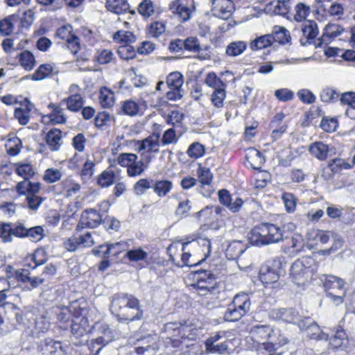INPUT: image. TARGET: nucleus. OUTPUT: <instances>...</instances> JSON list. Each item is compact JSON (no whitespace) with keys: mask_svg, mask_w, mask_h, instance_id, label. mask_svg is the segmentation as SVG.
I'll list each match as a JSON object with an SVG mask.
<instances>
[{"mask_svg":"<svg viewBox=\"0 0 355 355\" xmlns=\"http://www.w3.org/2000/svg\"><path fill=\"white\" fill-rule=\"evenodd\" d=\"M110 311L121 322L128 324L143 318L144 311L140 301L133 295L119 293L111 299Z\"/></svg>","mask_w":355,"mask_h":355,"instance_id":"f257e3e1","label":"nucleus"},{"mask_svg":"<svg viewBox=\"0 0 355 355\" xmlns=\"http://www.w3.org/2000/svg\"><path fill=\"white\" fill-rule=\"evenodd\" d=\"M311 12V6L304 2H298L294 6L293 18L295 21L298 22L304 21L301 28L304 37L300 39V43L302 46L311 44L319 33L318 24L315 21H306Z\"/></svg>","mask_w":355,"mask_h":355,"instance_id":"f03ea898","label":"nucleus"},{"mask_svg":"<svg viewBox=\"0 0 355 355\" xmlns=\"http://www.w3.org/2000/svg\"><path fill=\"white\" fill-rule=\"evenodd\" d=\"M195 282L190 286L200 296L218 293V284L216 275L209 270H198L194 272Z\"/></svg>","mask_w":355,"mask_h":355,"instance_id":"7ed1b4c3","label":"nucleus"},{"mask_svg":"<svg viewBox=\"0 0 355 355\" xmlns=\"http://www.w3.org/2000/svg\"><path fill=\"white\" fill-rule=\"evenodd\" d=\"M194 329L187 324L180 322H168L164 325V331L166 334V338L169 339L168 343H171L174 347H178L184 344L188 346L189 344L184 343L187 340H192L195 334L193 332Z\"/></svg>","mask_w":355,"mask_h":355,"instance_id":"20e7f679","label":"nucleus"},{"mask_svg":"<svg viewBox=\"0 0 355 355\" xmlns=\"http://www.w3.org/2000/svg\"><path fill=\"white\" fill-rule=\"evenodd\" d=\"M313 260L309 257H303L297 259L291 267V276L293 282L300 285L304 283L311 273V267Z\"/></svg>","mask_w":355,"mask_h":355,"instance_id":"39448f33","label":"nucleus"},{"mask_svg":"<svg viewBox=\"0 0 355 355\" xmlns=\"http://www.w3.org/2000/svg\"><path fill=\"white\" fill-rule=\"evenodd\" d=\"M299 328L305 331L307 337L310 339L318 340H327L329 336L322 332L320 327L309 318H303L302 320L299 322Z\"/></svg>","mask_w":355,"mask_h":355,"instance_id":"423d86ee","label":"nucleus"},{"mask_svg":"<svg viewBox=\"0 0 355 355\" xmlns=\"http://www.w3.org/2000/svg\"><path fill=\"white\" fill-rule=\"evenodd\" d=\"M234 10V3L232 0H211V11L218 18L228 19Z\"/></svg>","mask_w":355,"mask_h":355,"instance_id":"0eeeda50","label":"nucleus"},{"mask_svg":"<svg viewBox=\"0 0 355 355\" xmlns=\"http://www.w3.org/2000/svg\"><path fill=\"white\" fill-rule=\"evenodd\" d=\"M271 333H272V328L265 324L254 325L250 331L252 340L257 344L259 348L263 349L264 345H266Z\"/></svg>","mask_w":355,"mask_h":355,"instance_id":"6e6552de","label":"nucleus"},{"mask_svg":"<svg viewBox=\"0 0 355 355\" xmlns=\"http://www.w3.org/2000/svg\"><path fill=\"white\" fill-rule=\"evenodd\" d=\"M159 349L157 338L148 335L138 340L135 351L139 355H155Z\"/></svg>","mask_w":355,"mask_h":355,"instance_id":"1a4fd4ad","label":"nucleus"},{"mask_svg":"<svg viewBox=\"0 0 355 355\" xmlns=\"http://www.w3.org/2000/svg\"><path fill=\"white\" fill-rule=\"evenodd\" d=\"M94 243L90 232L78 236H73L64 242V248L69 252H74L80 248H89Z\"/></svg>","mask_w":355,"mask_h":355,"instance_id":"9d476101","label":"nucleus"},{"mask_svg":"<svg viewBox=\"0 0 355 355\" xmlns=\"http://www.w3.org/2000/svg\"><path fill=\"white\" fill-rule=\"evenodd\" d=\"M102 221V216L94 209H88L83 211L76 229L95 228Z\"/></svg>","mask_w":355,"mask_h":355,"instance_id":"9b49d317","label":"nucleus"},{"mask_svg":"<svg viewBox=\"0 0 355 355\" xmlns=\"http://www.w3.org/2000/svg\"><path fill=\"white\" fill-rule=\"evenodd\" d=\"M287 342V338L281 334L279 329L272 328V333L270 334L266 345H264V349L268 352L267 355H281L282 353L275 354L272 351L278 349L286 345Z\"/></svg>","mask_w":355,"mask_h":355,"instance_id":"f8f14e48","label":"nucleus"},{"mask_svg":"<svg viewBox=\"0 0 355 355\" xmlns=\"http://www.w3.org/2000/svg\"><path fill=\"white\" fill-rule=\"evenodd\" d=\"M220 202L227 207L232 212L236 213L241 208L243 201L239 197H233L226 189H221L218 192Z\"/></svg>","mask_w":355,"mask_h":355,"instance_id":"ddd939ff","label":"nucleus"},{"mask_svg":"<svg viewBox=\"0 0 355 355\" xmlns=\"http://www.w3.org/2000/svg\"><path fill=\"white\" fill-rule=\"evenodd\" d=\"M271 315L277 320H282L286 322L297 324L302 320L303 318L293 309H279L272 311Z\"/></svg>","mask_w":355,"mask_h":355,"instance_id":"4468645a","label":"nucleus"},{"mask_svg":"<svg viewBox=\"0 0 355 355\" xmlns=\"http://www.w3.org/2000/svg\"><path fill=\"white\" fill-rule=\"evenodd\" d=\"M329 344L334 349L345 352H348L351 349L347 336L343 329L336 331L330 338Z\"/></svg>","mask_w":355,"mask_h":355,"instance_id":"2eb2a0df","label":"nucleus"},{"mask_svg":"<svg viewBox=\"0 0 355 355\" xmlns=\"http://www.w3.org/2000/svg\"><path fill=\"white\" fill-rule=\"evenodd\" d=\"M321 281L323 282V286L326 290V293L332 291V292H343V290L346 289L345 282L333 275H324L321 277Z\"/></svg>","mask_w":355,"mask_h":355,"instance_id":"dca6fc26","label":"nucleus"},{"mask_svg":"<svg viewBox=\"0 0 355 355\" xmlns=\"http://www.w3.org/2000/svg\"><path fill=\"white\" fill-rule=\"evenodd\" d=\"M31 272L27 268H21L16 273L18 281L22 283H29V290L36 288L45 282L44 277L31 276Z\"/></svg>","mask_w":355,"mask_h":355,"instance_id":"f3484780","label":"nucleus"},{"mask_svg":"<svg viewBox=\"0 0 355 355\" xmlns=\"http://www.w3.org/2000/svg\"><path fill=\"white\" fill-rule=\"evenodd\" d=\"M266 232V241L268 244L279 243L283 240V230L279 226L269 223H263Z\"/></svg>","mask_w":355,"mask_h":355,"instance_id":"a211bd4d","label":"nucleus"},{"mask_svg":"<svg viewBox=\"0 0 355 355\" xmlns=\"http://www.w3.org/2000/svg\"><path fill=\"white\" fill-rule=\"evenodd\" d=\"M249 241L252 245L257 246H261L268 245L266 241V232L263 223L259 224L254 227L249 234Z\"/></svg>","mask_w":355,"mask_h":355,"instance_id":"6ab92c4d","label":"nucleus"},{"mask_svg":"<svg viewBox=\"0 0 355 355\" xmlns=\"http://www.w3.org/2000/svg\"><path fill=\"white\" fill-rule=\"evenodd\" d=\"M107 9L116 15H121L128 12L135 14L134 10H130V5L126 0H106Z\"/></svg>","mask_w":355,"mask_h":355,"instance_id":"aec40b11","label":"nucleus"},{"mask_svg":"<svg viewBox=\"0 0 355 355\" xmlns=\"http://www.w3.org/2000/svg\"><path fill=\"white\" fill-rule=\"evenodd\" d=\"M159 146V134L153 133L140 141L139 151L147 149L148 152L158 153Z\"/></svg>","mask_w":355,"mask_h":355,"instance_id":"412c9836","label":"nucleus"},{"mask_svg":"<svg viewBox=\"0 0 355 355\" xmlns=\"http://www.w3.org/2000/svg\"><path fill=\"white\" fill-rule=\"evenodd\" d=\"M45 141L51 150H58L62 145V131L58 128L50 130L45 136Z\"/></svg>","mask_w":355,"mask_h":355,"instance_id":"4be33fe9","label":"nucleus"},{"mask_svg":"<svg viewBox=\"0 0 355 355\" xmlns=\"http://www.w3.org/2000/svg\"><path fill=\"white\" fill-rule=\"evenodd\" d=\"M139 106L132 100H125L121 101L119 105L116 112L119 115H127L135 116L139 114Z\"/></svg>","mask_w":355,"mask_h":355,"instance_id":"5701e85b","label":"nucleus"},{"mask_svg":"<svg viewBox=\"0 0 355 355\" xmlns=\"http://www.w3.org/2000/svg\"><path fill=\"white\" fill-rule=\"evenodd\" d=\"M99 331L102 335L98 336L95 340H92L89 345V348L92 350H93L94 348V344H97L98 345H105L111 342L114 338L113 332L107 324H102Z\"/></svg>","mask_w":355,"mask_h":355,"instance_id":"b1692460","label":"nucleus"},{"mask_svg":"<svg viewBox=\"0 0 355 355\" xmlns=\"http://www.w3.org/2000/svg\"><path fill=\"white\" fill-rule=\"evenodd\" d=\"M41 350L43 355H61L65 352L61 342L51 339L44 340V345L42 346Z\"/></svg>","mask_w":355,"mask_h":355,"instance_id":"393cba45","label":"nucleus"},{"mask_svg":"<svg viewBox=\"0 0 355 355\" xmlns=\"http://www.w3.org/2000/svg\"><path fill=\"white\" fill-rule=\"evenodd\" d=\"M245 250L246 246L241 241L234 240L229 243L225 250V254L229 259H236L239 258Z\"/></svg>","mask_w":355,"mask_h":355,"instance_id":"a878e982","label":"nucleus"},{"mask_svg":"<svg viewBox=\"0 0 355 355\" xmlns=\"http://www.w3.org/2000/svg\"><path fill=\"white\" fill-rule=\"evenodd\" d=\"M309 151L312 156L323 161L327 158L329 148L328 145L322 141H315L309 146Z\"/></svg>","mask_w":355,"mask_h":355,"instance_id":"bb28decb","label":"nucleus"},{"mask_svg":"<svg viewBox=\"0 0 355 355\" xmlns=\"http://www.w3.org/2000/svg\"><path fill=\"white\" fill-rule=\"evenodd\" d=\"M344 31V28L338 24H328L324 28V32L319 39V44H328L331 39L339 36Z\"/></svg>","mask_w":355,"mask_h":355,"instance_id":"cd10ccee","label":"nucleus"},{"mask_svg":"<svg viewBox=\"0 0 355 355\" xmlns=\"http://www.w3.org/2000/svg\"><path fill=\"white\" fill-rule=\"evenodd\" d=\"M250 166L254 169H259L265 163V158L262 153L254 148L248 149L245 156Z\"/></svg>","mask_w":355,"mask_h":355,"instance_id":"c85d7f7f","label":"nucleus"},{"mask_svg":"<svg viewBox=\"0 0 355 355\" xmlns=\"http://www.w3.org/2000/svg\"><path fill=\"white\" fill-rule=\"evenodd\" d=\"M169 9L183 21H185L190 18V9L186 5L181 3L180 0L171 2L169 5Z\"/></svg>","mask_w":355,"mask_h":355,"instance_id":"c756f323","label":"nucleus"},{"mask_svg":"<svg viewBox=\"0 0 355 355\" xmlns=\"http://www.w3.org/2000/svg\"><path fill=\"white\" fill-rule=\"evenodd\" d=\"M27 103L25 107H18L15 110V117L18 120L21 125H25L28 123L30 119V112L33 107V105L26 99Z\"/></svg>","mask_w":355,"mask_h":355,"instance_id":"7c9ffc66","label":"nucleus"},{"mask_svg":"<svg viewBox=\"0 0 355 355\" xmlns=\"http://www.w3.org/2000/svg\"><path fill=\"white\" fill-rule=\"evenodd\" d=\"M271 35L273 37V44L277 42L284 44L288 43L291 40L289 31L284 27L275 26Z\"/></svg>","mask_w":355,"mask_h":355,"instance_id":"2f4dec72","label":"nucleus"},{"mask_svg":"<svg viewBox=\"0 0 355 355\" xmlns=\"http://www.w3.org/2000/svg\"><path fill=\"white\" fill-rule=\"evenodd\" d=\"M245 314L246 313L242 311V309L237 308L234 304V302H232V303L228 305L227 309L224 313V319L225 321L235 322L240 320Z\"/></svg>","mask_w":355,"mask_h":355,"instance_id":"473e14b6","label":"nucleus"},{"mask_svg":"<svg viewBox=\"0 0 355 355\" xmlns=\"http://www.w3.org/2000/svg\"><path fill=\"white\" fill-rule=\"evenodd\" d=\"M62 103H66L67 109L76 112L83 107L84 101L80 94H76L63 99Z\"/></svg>","mask_w":355,"mask_h":355,"instance_id":"72a5a7b5","label":"nucleus"},{"mask_svg":"<svg viewBox=\"0 0 355 355\" xmlns=\"http://www.w3.org/2000/svg\"><path fill=\"white\" fill-rule=\"evenodd\" d=\"M246 49V42L243 41H234L227 46L225 53L230 57H236L243 53Z\"/></svg>","mask_w":355,"mask_h":355,"instance_id":"f704fd0d","label":"nucleus"},{"mask_svg":"<svg viewBox=\"0 0 355 355\" xmlns=\"http://www.w3.org/2000/svg\"><path fill=\"white\" fill-rule=\"evenodd\" d=\"M273 44V37L271 34H267L260 36L253 40L250 44V49L252 51L265 49Z\"/></svg>","mask_w":355,"mask_h":355,"instance_id":"c9c22d12","label":"nucleus"},{"mask_svg":"<svg viewBox=\"0 0 355 355\" xmlns=\"http://www.w3.org/2000/svg\"><path fill=\"white\" fill-rule=\"evenodd\" d=\"M173 184L171 181L164 180L153 182V191L159 197H164L171 191Z\"/></svg>","mask_w":355,"mask_h":355,"instance_id":"e433bc0d","label":"nucleus"},{"mask_svg":"<svg viewBox=\"0 0 355 355\" xmlns=\"http://www.w3.org/2000/svg\"><path fill=\"white\" fill-rule=\"evenodd\" d=\"M53 73V67L50 64H41L34 73L31 75L33 80H42Z\"/></svg>","mask_w":355,"mask_h":355,"instance_id":"4c0bfd02","label":"nucleus"},{"mask_svg":"<svg viewBox=\"0 0 355 355\" xmlns=\"http://www.w3.org/2000/svg\"><path fill=\"white\" fill-rule=\"evenodd\" d=\"M20 64L26 71H31L35 65V59L29 51H24L18 55Z\"/></svg>","mask_w":355,"mask_h":355,"instance_id":"58836bf2","label":"nucleus"},{"mask_svg":"<svg viewBox=\"0 0 355 355\" xmlns=\"http://www.w3.org/2000/svg\"><path fill=\"white\" fill-rule=\"evenodd\" d=\"M232 302L237 308L242 309L245 313H247L251 306L250 297L246 293H239L234 296Z\"/></svg>","mask_w":355,"mask_h":355,"instance_id":"ea45409f","label":"nucleus"},{"mask_svg":"<svg viewBox=\"0 0 355 355\" xmlns=\"http://www.w3.org/2000/svg\"><path fill=\"white\" fill-rule=\"evenodd\" d=\"M17 19L15 15H10L0 21V33L3 35H10L14 28V22Z\"/></svg>","mask_w":355,"mask_h":355,"instance_id":"a19ab883","label":"nucleus"},{"mask_svg":"<svg viewBox=\"0 0 355 355\" xmlns=\"http://www.w3.org/2000/svg\"><path fill=\"white\" fill-rule=\"evenodd\" d=\"M115 181V173L110 170L103 171L98 178L97 183L103 188L108 187L112 185Z\"/></svg>","mask_w":355,"mask_h":355,"instance_id":"79ce46f5","label":"nucleus"},{"mask_svg":"<svg viewBox=\"0 0 355 355\" xmlns=\"http://www.w3.org/2000/svg\"><path fill=\"white\" fill-rule=\"evenodd\" d=\"M166 83L169 89H181L183 83V76L178 71L171 73L166 78Z\"/></svg>","mask_w":355,"mask_h":355,"instance_id":"37998d69","label":"nucleus"},{"mask_svg":"<svg viewBox=\"0 0 355 355\" xmlns=\"http://www.w3.org/2000/svg\"><path fill=\"white\" fill-rule=\"evenodd\" d=\"M294 4L295 0H278L274 6V12L277 15H285Z\"/></svg>","mask_w":355,"mask_h":355,"instance_id":"c03bdc74","label":"nucleus"},{"mask_svg":"<svg viewBox=\"0 0 355 355\" xmlns=\"http://www.w3.org/2000/svg\"><path fill=\"white\" fill-rule=\"evenodd\" d=\"M205 84L211 87L214 90L225 88V84L218 78L214 72H210L207 73L205 80Z\"/></svg>","mask_w":355,"mask_h":355,"instance_id":"a18cd8bd","label":"nucleus"},{"mask_svg":"<svg viewBox=\"0 0 355 355\" xmlns=\"http://www.w3.org/2000/svg\"><path fill=\"white\" fill-rule=\"evenodd\" d=\"M148 166L144 162L136 159L127 168V173L130 177L138 176L141 175Z\"/></svg>","mask_w":355,"mask_h":355,"instance_id":"49530a36","label":"nucleus"},{"mask_svg":"<svg viewBox=\"0 0 355 355\" xmlns=\"http://www.w3.org/2000/svg\"><path fill=\"white\" fill-rule=\"evenodd\" d=\"M317 238L318 241L322 243L326 244L329 242L331 238L334 239L335 240V245H342L343 241L339 237L338 238V235L330 231H320L317 234Z\"/></svg>","mask_w":355,"mask_h":355,"instance_id":"de8ad7c7","label":"nucleus"},{"mask_svg":"<svg viewBox=\"0 0 355 355\" xmlns=\"http://www.w3.org/2000/svg\"><path fill=\"white\" fill-rule=\"evenodd\" d=\"M154 180L146 178L140 179L134 185V192L137 196L143 195L146 190L153 187Z\"/></svg>","mask_w":355,"mask_h":355,"instance_id":"09e8293b","label":"nucleus"},{"mask_svg":"<svg viewBox=\"0 0 355 355\" xmlns=\"http://www.w3.org/2000/svg\"><path fill=\"white\" fill-rule=\"evenodd\" d=\"M282 200L284 204L286 211L293 213L296 209L297 198L292 193L285 192L282 196Z\"/></svg>","mask_w":355,"mask_h":355,"instance_id":"8fccbe9b","label":"nucleus"},{"mask_svg":"<svg viewBox=\"0 0 355 355\" xmlns=\"http://www.w3.org/2000/svg\"><path fill=\"white\" fill-rule=\"evenodd\" d=\"M16 173L25 180H29L35 175L33 166L28 163L18 164L16 168Z\"/></svg>","mask_w":355,"mask_h":355,"instance_id":"3c124183","label":"nucleus"},{"mask_svg":"<svg viewBox=\"0 0 355 355\" xmlns=\"http://www.w3.org/2000/svg\"><path fill=\"white\" fill-rule=\"evenodd\" d=\"M205 153V146L199 142H194L191 144L187 151L189 157L194 159L202 157Z\"/></svg>","mask_w":355,"mask_h":355,"instance_id":"603ef678","label":"nucleus"},{"mask_svg":"<svg viewBox=\"0 0 355 355\" xmlns=\"http://www.w3.org/2000/svg\"><path fill=\"white\" fill-rule=\"evenodd\" d=\"M199 181L204 185H209L213 179V174L210 169L199 166L197 170Z\"/></svg>","mask_w":355,"mask_h":355,"instance_id":"864d4df0","label":"nucleus"},{"mask_svg":"<svg viewBox=\"0 0 355 355\" xmlns=\"http://www.w3.org/2000/svg\"><path fill=\"white\" fill-rule=\"evenodd\" d=\"M279 273L267 268L266 272H262L260 274V279L263 284L266 286L270 284L277 282L279 278Z\"/></svg>","mask_w":355,"mask_h":355,"instance_id":"5fc2aeb1","label":"nucleus"},{"mask_svg":"<svg viewBox=\"0 0 355 355\" xmlns=\"http://www.w3.org/2000/svg\"><path fill=\"white\" fill-rule=\"evenodd\" d=\"M44 201V198L34 193H28L26 197L27 207L32 211H37Z\"/></svg>","mask_w":355,"mask_h":355,"instance_id":"6e6d98bb","label":"nucleus"},{"mask_svg":"<svg viewBox=\"0 0 355 355\" xmlns=\"http://www.w3.org/2000/svg\"><path fill=\"white\" fill-rule=\"evenodd\" d=\"M113 40L116 42L128 43L135 41V37L132 33L123 30L118 31L113 35Z\"/></svg>","mask_w":355,"mask_h":355,"instance_id":"4d7b16f0","label":"nucleus"},{"mask_svg":"<svg viewBox=\"0 0 355 355\" xmlns=\"http://www.w3.org/2000/svg\"><path fill=\"white\" fill-rule=\"evenodd\" d=\"M147 256L148 253L141 248L128 250L125 254V257L132 262L144 260Z\"/></svg>","mask_w":355,"mask_h":355,"instance_id":"13d9d810","label":"nucleus"},{"mask_svg":"<svg viewBox=\"0 0 355 355\" xmlns=\"http://www.w3.org/2000/svg\"><path fill=\"white\" fill-rule=\"evenodd\" d=\"M191 209V202L187 199L179 202L175 210V216L179 218H186L189 215Z\"/></svg>","mask_w":355,"mask_h":355,"instance_id":"bf43d9fd","label":"nucleus"},{"mask_svg":"<svg viewBox=\"0 0 355 355\" xmlns=\"http://www.w3.org/2000/svg\"><path fill=\"white\" fill-rule=\"evenodd\" d=\"M138 12L144 17H150L155 12L153 3L151 0H144L138 6Z\"/></svg>","mask_w":355,"mask_h":355,"instance_id":"052dcab7","label":"nucleus"},{"mask_svg":"<svg viewBox=\"0 0 355 355\" xmlns=\"http://www.w3.org/2000/svg\"><path fill=\"white\" fill-rule=\"evenodd\" d=\"M184 50L193 53L200 52L201 46L199 40L196 37H189L184 40Z\"/></svg>","mask_w":355,"mask_h":355,"instance_id":"680f3d73","label":"nucleus"},{"mask_svg":"<svg viewBox=\"0 0 355 355\" xmlns=\"http://www.w3.org/2000/svg\"><path fill=\"white\" fill-rule=\"evenodd\" d=\"M226 96L225 88L214 90L211 95V101L218 108L223 106V101Z\"/></svg>","mask_w":355,"mask_h":355,"instance_id":"e2e57ef3","label":"nucleus"},{"mask_svg":"<svg viewBox=\"0 0 355 355\" xmlns=\"http://www.w3.org/2000/svg\"><path fill=\"white\" fill-rule=\"evenodd\" d=\"M111 115L107 112H99L94 119L95 125L103 130L105 126L110 125L109 123L112 121Z\"/></svg>","mask_w":355,"mask_h":355,"instance_id":"0e129e2a","label":"nucleus"},{"mask_svg":"<svg viewBox=\"0 0 355 355\" xmlns=\"http://www.w3.org/2000/svg\"><path fill=\"white\" fill-rule=\"evenodd\" d=\"M178 137L173 128L166 130L161 139V144L163 146L176 144L178 141Z\"/></svg>","mask_w":355,"mask_h":355,"instance_id":"69168bd1","label":"nucleus"},{"mask_svg":"<svg viewBox=\"0 0 355 355\" xmlns=\"http://www.w3.org/2000/svg\"><path fill=\"white\" fill-rule=\"evenodd\" d=\"M35 20V12L33 10L28 9L24 12L20 18V26L22 28L28 29L33 24Z\"/></svg>","mask_w":355,"mask_h":355,"instance_id":"338daca9","label":"nucleus"},{"mask_svg":"<svg viewBox=\"0 0 355 355\" xmlns=\"http://www.w3.org/2000/svg\"><path fill=\"white\" fill-rule=\"evenodd\" d=\"M117 53L121 59L126 60L132 59L135 56V49L128 44L121 46L118 49Z\"/></svg>","mask_w":355,"mask_h":355,"instance_id":"774afa93","label":"nucleus"}]
</instances>
